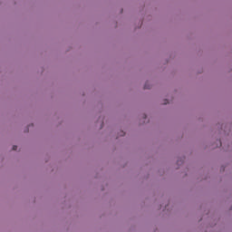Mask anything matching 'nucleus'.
<instances>
[{
  "label": "nucleus",
  "mask_w": 232,
  "mask_h": 232,
  "mask_svg": "<svg viewBox=\"0 0 232 232\" xmlns=\"http://www.w3.org/2000/svg\"><path fill=\"white\" fill-rule=\"evenodd\" d=\"M219 145L222 146V142L219 141Z\"/></svg>",
  "instance_id": "obj_4"
},
{
  "label": "nucleus",
  "mask_w": 232,
  "mask_h": 232,
  "mask_svg": "<svg viewBox=\"0 0 232 232\" xmlns=\"http://www.w3.org/2000/svg\"><path fill=\"white\" fill-rule=\"evenodd\" d=\"M144 88L145 90H150V86H148V83L145 84Z\"/></svg>",
  "instance_id": "obj_1"
},
{
  "label": "nucleus",
  "mask_w": 232,
  "mask_h": 232,
  "mask_svg": "<svg viewBox=\"0 0 232 232\" xmlns=\"http://www.w3.org/2000/svg\"><path fill=\"white\" fill-rule=\"evenodd\" d=\"M121 135L123 136V135H125V133H124V132H122V134H121Z\"/></svg>",
  "instance_id": "obj_5"
},
{
  "label": "nucleus",
  "mask_w": 232,
  "mask_h": 232,
  "mask_svg": "<svg viewBox=\"0 0 232 232\" xmlns=\"http://www.w3.org/2000/svg\"><path fill=\"white\" fill-rule=\"evenodd\" d=\"M164 104H168V100H166V102H164Z\"/></svg>",
  "instance_id": "obj_3"
},
{
  "label": "nucleus",
  "mask_w": 232,
  "mask_h": 232,
  "mask_svg": "<svg viewBox=\"0 0 232 232\" xmlns=\"http://www.w3.org/2000/svg\"><path fill=\"white\" fill-rule=\"evenodd\" d=\"M13 150H14V151H15L17 150V146L14 145Z\"/></svg>",
  "instance_id": "obj_2"
}]
</instances>
